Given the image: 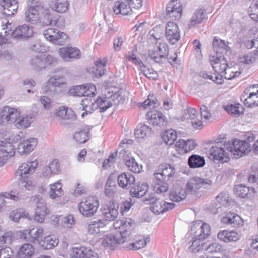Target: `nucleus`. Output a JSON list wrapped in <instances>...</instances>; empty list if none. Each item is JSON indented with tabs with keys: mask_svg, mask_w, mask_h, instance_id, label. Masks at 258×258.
Instances as JSON below:
<instances>
[{
	"mask_svg": "<svg viewBox=\"0 0 258 258\" xmlns=\"http://www.w3.org/2000/svg\"><path fill=\"white\" fill-rule=\"evenodd\" d=\"M132 8L128 4L127 5L124 2H116L114 7V13L116 15H127L131 12Z\"/></svg>",
	"mask_w": 258,
	"mask_h": 258,
	"instance_id": "nucleus-36",
	"label": "nucleus"
},
{
	"mask_svg": "<svg viewBox=\"0 0 258 258\" xmlns=\"http://www.w3.org/2000/svg\"><path fill=\"white\" fill-rule=\"evenodd\" d=\"M60 56L66 61H70L80 58V50L77 47L64 46L59 49Z\"/></svg>",
	"mask_w": 258,
	"mask_h": 258,
	"instance_id": "nucleus-17",
	"label": "nucleus"
},
{
	"mask_svg": "<svg viewBox=\"0 0 258 258\" xmlns=\"http://www.w3.org/2000/svg\"><path fill=\"white\" fill-rule=\"evenodd\" d=\"M56 115L61 119H72L74 118V115L71 110L69 111L64 106L59 107L56 112Z\"/></svg>",
	"mask_w": 258,
	"mask_h": 258,
	"instance_id": "nucleus-51",
	"label": "nucleus"
},
{
	"mask_svg": "<svg viewBox=\"0 0 258 258\" xmlns=\"http://www.w3.org/2000/svg\"><path fill=\"white\" fill-rule=\"evenodd\" d=\"M11 25L12 23L7 21V20L2 22L1 27L4 33L2 32L0 33V44L5 43L6 41L9 40V36L11 35V32L12 31Z\"/></svg>",
	"mask_w": 258,
	"mask_h": 258,
	"instance_id": "nucleus-39",
	"label": "nucleus"
},
{
	"mask_svg": "<svg viewBox=\"0 0 258 258\" xmlns=\"http://www.w3.org/2000/svg\"><path fill=\"white\" fill-rule=\"evenodd\" d=\"M168 189V184L166 182H162V180H159L158 182L155 184L154 190L158 194L165 192Z\"/></svg>",
	"mask_w": 258,
	"mask_h": 258,
	"instance_id": "nucleus-63",
	"label": "nucleus"
},
{
	"mask_svg": "<svg viewBox=\"0 0 258 258\" xmlns=\"http://www.w3.org/2000/svg\"><path fill=\"white\" fill-rule=\"evenodd\" d=\"M228 147V143L222 145L217 143L210 149V157L214 161H220L222 163L227 162L230 159L229 152H226L225 149Z\"/></svg>",
	"mask_w": 258,
	"mask_h": 258,
	"instance_id": "nucleus-5",
	"label": "nucleus"
},
{
	"mask_svg": "<svg viewBox=\"0 0 258 258\" xmlns=\"http://www.w3.org/2000/svg\"><path fill=\"white\" fill-rule=\"evenodd\" d=\"M212 184V181L209 179L201 178L199 177L192 178L186 184V192L192 194L196 193L201 187L208 188Z\"/></svg>",
	"mask_w": 258,
	"mask_h": 258,
	"instance_id": "nucleus-10",
	"label": "nucleus"
},
{
	"mask_svg": "<svg viewBox=\"0 0 258 258\" xmlns=\"http://www.w3.org/2000/svg\"><path fill=\"white\" fill-rule=\"evenodd\" d=\"M182 10V5L178 0H171L166 7V15L175 20L179 19L181 17Z\"/></svg>",
	"mask_w": 258,
	"mask_h": 258,
	"instance_id": "nucleus-18",
	"label": "nucleus"
},
{
	"mask_svg": "<svg viewBox=\"0 0 258 258\" xmlns=\"http://www.w3.org/2000/svg\"><path fill=\"white\" fill-rule=\"evenodd\" d=\"M38 165V162L36 160L32 162L22 163L15 172L16 178L25 183L23 185L26 189L30 190L31 187V182L29 177L34 173Z\"/></svg>",
	"mask_w": 258,
	"mask_h": 258,
	"instance_id": "nucleus-2",
	"label": "nucleus"
},
{
	"mask_svg": "<svg viewBox=\"0 0 258 258\" xmlns=\"http://www.w3.org/2000/svg\"><path fill=\"white\" fill-rule=\"evenodd\" d=\"M250 145L246 141L235 139L231 144H228L226 150L235 158H239L247 154L250 151Z\"/></svg>",
	"mask_w": 258,
	"mask_h": 258,
	"instance_id": "nucleus-4",
	"label": "nucleus"
},
{
	"mask_svg": "<svg viewBox=\"0 0 258 258\" xmlns=\"http://www.w3.org/2000/svg\"><path fill=\"white\" fill-rule=\"evenodd\" d=\"M165 35L170 43L172 45L176 44L180 39V30L178 25L173 22H168L166 27Z\"/></svg>",
	"mask_w": 258,
	"mask_h": 258,
	"instance_id": "nucleus-14",
	"label": "nucleus"
},
{
	"mask_svg": "<svg viewBox=\"0 0 258 258\" xmlns=\"http://www.w3.org/2000/svg\"><path fill=\"white\" fill-rule=\"evenodd\" d=\"M113 174H110L105 185L104 194L106 196L110 197L113 195Z\"/></svg>",
	"mask_w": 258,
	"mask_h": 258,
	"instance_id": "nucleus-61",
	"label": "nucleus"
},
{
	"mask_svg": "<svg viewBox=\"0 0 258 258\" xmlns=\"http://www.w3.org/2000/svg\"><path fill=\"white\" fill-rule=\"evenodd\" d=\"M43 10V7L40 5L31 6L26 10L25 20L32 24L37 23L39 20L40 13Z\"/></svg>",
	"mask_w": 258,
	"mask_h": 258,
	"instance_id": "nucleus-21",
	"label": "nucleus"
},
{
	"mask_svg": "<svg viewBox=\"0 0 258 258\" xmlns=\"http://www.w3.org/2000/svg\"><path fill=\"white\" fill-rule=\"evenodd\" d=\"M15 154V147L10 142L1 141L0 167L3 166L6 163L9 157L14 156Z\"/></svg>",
	"mask_w": 258,
	"mask_h": 258,
	"instance_id": "nucleus-12",
	"label": "nucleus"
},
{
	"mask_svg": "<svg viewBox=\"0 0 258 258\" xmlns=\"http://www.w3.org/2000/svg\"><path fill=\"white\" fill-rule=\"evenodd\" d=\"M34 253V247L30 243L21 246L18 253V258H31Z\"/></svg>",
	"mask_w": 258,
	"mask_h": 258,
	"instance_id": "nucleus-38",
	"label": "nucleus"
},
{
	"mask_svg": "<svg viewBox=\"0 0 258 258\" xmlns=\"http://www.w3.org/2000/svg\"><path fill=\"white\" fill-rule=\"evenodd\" d=\"M3 8L2 13L7 17L14 16L18 9V2L17 0H3L0 3Z\"/></svg>",
	"mask_w": 258,
	"mask_h": 258,
	"instance_id": "nucleus-20",
	"label": "nucleus"
},
{
	"mask_svg": "<svg viewBox=\"0 0 258 258\" xmlns=\"http://www.w3.org/2000/svg\"><path fill=\"white\" fill-rule=\"evenodd\" d=\"M44 236V230L43 229L38 228L35 230L34 228L30 230H25L23 233V237L25 239L32 242L37 241L39 243L40 238L42 239Z\"/></svg>",
	"mask_w": 258,
	"mask_h": 258,
	"instance_id": "nucleus-22",
	"label": "nucleus"
},
{
	"mask_svg": "<svg viewBox=\"0 0 258 258\" xmlns=\"http://www.w3.org/2000/svg\"><path fill=\"white\" fill-rule=\"evenodd\" d=\"M152 129L145 124H139L135 131V136L137 139H143L151 135Z\"/></svg>",
	"mask_w": 258,
	"mask_h": 258,
	"instance_id": "nucleus-41",
	"label": "nucleus"
},
{
	"mask_svg": "<svg viewBox=\"0 0 258 258\" xmlns=\"http://www.w3.org/2000/svg\"><path fill=\"white\" fill-rule=\"evenodd\" d=\"M99 202L95 197H88L80 202L78 208L84 217H91L95 215L99 206Z\"/></svg>",
	"mask_w": 258,
	"mask_h": 258,
	"instance_id": "nucleus-3",
	"label": "nucleus"
},
{
	"mask_svg": "<svg viewBox=\"0 0 258 258\" xmlns=\"http://www.w3.org/2000/svg\"><path fill=\"white\" fill-rule=\"evenodd\" d=\"M19 115L20 112L17 109L4 106L0 110V124L14 123Z\"/></svg>",
	"mask_w": 258,
	"mask_h": 258,
	"instance_id": "nucleus-9",
	"label": "nucleus"
},
{
	"mask_svg": "<svg viewBox=\"0 0 258 258\" xmlns=\"http://www.w3.org/2000/svg\"><path fill=\"white\" fill-rule=\"evenodd\" d=\"M90 128L86 125L82 130L76 132L74 135V139L79 143H84L89 139Z\"/></svg>",
	"mask_w": 258,
	"mask_h": 258,
	"instance_id": "nucleus-43",
	"label": "nucleus"
},
{
	"mask_svg": "<svg viewBox=\"0 0 258 258\" xmlns=\"http://www.w3.org/2000/svg\"><path fill=\"white\" fill-rule=\"evenodd\" d=\"M32 117L27 116H22L20 113L19 116L17 117L14 123L18 128H26L30 126L32 122Z\"/></svg>",
	"mask_w": 258,
	"mask_h": 258,
	"instance_id": "nucleus-47",
	"label": "nucleus"
},
{
	"mask_svg": "<svg viewBox=\"0 0 258 258\" xmlns=\"http://www.w3.org/2000/svg\"><path fill=\"white\" fill-rule=\"evenodd\" d=\"M186 194L185 189L180 184H175L170 191L169 198L172 201L179 202L185 199Z\"/></svg>",
	"mask_w": 258,
	"mask_h": 258,
	"instance_id": "nucleus-24",
	"label": "nucleus"
},
{
	"mask_svg": "<svg viewBox=\"0 0 258 258\" xmlns=\"http://www.w3.org/2000/svg\"><path fill=\"white\" fill-rule=\"evenodd\" d=\"M241 100H243L244 104L248 107L258 106V90L256 92H250L247 97L243 95L241 97Z\"/></svg>",
	"mask_w": 258,
	"mask_h": 258,
	"instance_id": "nucleus-40",
	"label": "nucleus"
},
{
	"mask_svg": "<svg viewBox=\"0 0 258 258\" xmlns=\"http://www.w3.org/2000/svg\"><path fill=\"white\" fill-rule=\"evenodd\" d=\"M223 224L233 225L234 227H239L243 225V220L238 215L230 213L223 217L221 220Z\"/></svg>",
	"mask_w": 258,
	"mask_h": 258,
	"instance_id": "nucleus-28",
	"label": "nucleus"
},
{
	"mask_svg": "<svg viewBox=\"0 0 258 258\" xmlns=\"http://www.w3.org/2000/svg\"><path fill=\"white\" fill-rule=\"evenodd\" d=\"M86 88L85 85L76 86L71 88L68 93L70 95L76 96H84Z\"/></svg>",
	"mask_w": 258,
	"mask_h": 258,
	"instance_id": "nucleus-60",
	"label": "nucleus"
},
{
	"mask_svg": "<svg viewBox=\"0 0 258 258\" xmlns=\"http://www.w3.org/2000/svg\"><path fill=\"white\" fill-rule=\"evenodd\" d=\"M43 62L44 63V69L57 63L58 59L56 57L50 54H43Z\"/></svg>",
	"mask_w": 258,
	"mask_h": 258,
	"instance_id": "nucleus-59",
	"label": "nucleus"
},
{
	"mask_svg": "<svg viewBox=\"0 0 258 258\" xmlns=\"http://www.w3.org/2000/svg\"><path fill=\"white\" fill-rule=\"evenodd\" d=\"M50 197L52 199L60 197L63 194L61 185L57 182L50 185Z\"/></svg>",
	"mask_w": 258,
	"mask_h": 258,
	"instance_id": "nucleus-54",
	"label": "nucleus"
},
{
	"mask_svg": "<svg viewBox=\"0 0 258 258\" xmlns=\"http://www.w3.org/2000/svg\"><path fill=\"white\" fill-rule=\"evenodd\" d=\"M37 143L38 141L36 138H30L18 145V151L22 154H29L37 146Z\"/></svg>",
	"mask_w": 258,
	"mask_h": 258,
	"instance_id": "nucleus-25",
	"label": "nucleus"
},
{
	"mask_svg": "<svg viewBox=\"0 0 258 258\" xmlns=\"http://www.w3.org/2000/svg\"><path fill=\"white\" fill-rule=\"evenodd\" d=\"M30 63L33 69L37 71L44 69L43 55H37L32 56L30 60Z\"/></svg>",
	"mask_w": 258,
	"mask_h": 258,
	"instance_id": "nucleus-44",
	"label": "nucleus"
},
{
	"mask_svg": "<svg viewBox=\"0 0 258 258\" xmlns=\"http://www.w3.org/2000/svg\"><path fill=\"white\" fill-rule=\"evenodd\" d=\"M196 145L197 144L191 140L185 141L184 140L180 139L175 143L177 150L180 153H186L194 150Z\"/></svg>",
	"mask_w": 258,
	"mask_h": 258,
	"instance_id": "nucleus-29",
	"label": "nucleus"
},
{
	"mask_svg": "<svg viewBox=\"0 0 258 258\" xmlns=\"http://www.w3.org/2000/svg\"><path fill=\"white\" fill-rule=\"evenodd\" d=\"M205 13L203 9H200L196 11L190 19L189 27L191 28L196 25L202 23L205 17Z\"/></svg>",
	"mask_w": 258,
	"mask_h": 258,
	"instance_id": "nucleus-48",
	"label": "nucleus"
},
{
	"mask_svg": "<svg viewBox=\"0 0 258 258\" xmlns=\"http://www.w3.org/2000/svg\"><path fill=\"white\" fill-rule=\"evenodd\" d=\"M177 137L176 132L173 130H169L164 132L162 138L164 142L169 145H172Z\"/></svg>",
	"mask_w": 258,
	"mask_h": 258,
	"instance_id": "nucleus-49",
	"label": "nucleus"
},
{
	"mask_svg": "<svg viewBox=\"0 0 258 258\" xmlns=\"http://www.w3.org/2000/svg\"><path fill=\"white\" fill-rule=\"evenodd\" d=\"M112 201H110L108 204L104 205L101 209L103 216L105 218V221L107 223L108 221H111L113 217V208L112 205Z\"/></svg>",
	"mask_w": 258,
	"mask_h": 258,
	"instance_id": "nucleus-52",
	"label": "nucleus"
},
{
	"mask_svg": "<svg viewBox=\"0 0 258 258\" xmlns=\"http://www.w3.org/2000/svg\"><path fill=\"white\" fill-rule=\"evenodd\" d=\"M241 73V69H240L239 64H235L232 67H227L224 77L228 80H231L238 76Z\"/></svg>",
	"mask_w": 258,
	"mask_h": 258,
	"instance_id": "nucleus-45",
	"label": "nucleus"
},
{
	"mask_svg": "<svg viewBox=\"0 0 258 258\" xmlns=\"http://www.w3.org/2000/svg\"><path fill=\"white\" fill-rule=\"evenodd\" d=\"M148 186L145 182L139 183L131 188L130 194L132 197L140 198L144 196L148 191Z\"/></svg>",
	"mask_w": 258,
	"mask_h": 258,
	"instance_id": "nucleus-33",
	"label": "nucleus"
},
{
	"mask_svg": "<svg viewBox=\"0 0 258 258\" xmlns=\"http://www.w3.org/2000/svg\"><path fill=\"white\" fill-rule=\"evenodd\" d=\"M213 46L215 50L220 53H222L223 51H227L229 48L225 41L215 37L213 39Z\"/></svg>",
	"mask_w": 258,
	"mask_h": 258,
	"instance_id": "nucleus-46",
	"label": "nucleus"
},
{
	"mask_svg": "<svg viewBox=\"0 0 258 258\" xmlns=\"http://www.w3.org/2000/svg\"><path fill=\"white\" fill-rule=\"evenodd\" d=\"M58 243V239L54 235H48L41 239L39 241V244L45 249H51L57 246Z\"/></svg>",
	"mask_w": 258,
	"mask_h": 258,
	"instance_id": "nucleus-34",
	"label": "nucleus"
},
{
	"mask_svg": "<svg viewBox=\"0 0 258 258\" xmlns=\"http://www.w3.org/2000/svg\"><path fill=\"white\" fill-rule=\"evenodd\" d=\"M218 238L225 242L236 241L239 239L238 235L235 231L222 230L218 233Z\"/></svg>",
	"mask_w": 258,
	"mask_h": 258,
	"instance_id": "nucleus-32",
	"label": "nucleus"
},
{
	"mask_svg": "<svg viewBox=\"0 0 258 258\" xmlns=\"http://www.w3.org/2000/svg\"><path fill=\"white\" fill-rule=\"evenodd\" d=\"M30 201L36 205L35 214L34 215V220L39 223L43 222L45 216L49 213L45 201L39 195L32 196Z\"/></svg>",
	"mask_w": 258,
	"mask_h": 258,
	"instance_id": "nucleus-6",
	"label": "nucleus"
},
{
	"mask_svg": "<svg viewBox=\"0 0 258 258\" xmlns=\"http://www.w3.org/2000/svg\"><path fill=\"white\" fill-rule=\"evenodd\" d=\"M106 225V221L104 220L92 221L88 226V231L89 233L92 234H98L103 231L101 229Z\"/></svg>",
	"mask_w": 258,
	"mask_h": 258,
	"instance_id": "nucleus-35",
	"label": "nucleus"
},
{
	"mask_svg": "<svg viewBox=\"0 0 258 258\" xmlns=\"http://www.w3.org/2000/svg\"><path fill=\"white\" fill-rule=\"evenodd\" d=\"M23 199L20 194L14 191H11L10 192H2L0 194V208H2L7 203V200H11L14 201H17Z\"/></svg>",
	"mask_w": 258,
	"mask_h": 258,
	"instance_id": "nucleus-31",
	"label": "nucleus"
},
{
	"mask_svg": "<svg viewBox=\"0 0 258 258\" xmlns=\"http://www.w3.org/2000/svg\"><path fill=\"white\" fill-rule=\"evenodd\" d=\"M135 223L131 219L115 222L114 218V242L121 244L132 240V227Z\"/></svg>",
	"mask_w": 258,
	"mask_h": 258,
	"instance_id": "nucleus-1",
	"label": "nucleus"
},
{
	"mask_svg": "<svg viewBox=\"0 0 258 258\" xmlns=\"http://www.w3.org/2000/svg\"><path fill=\"white\" fill-rule=\"evenodd\" d=\"M188 164L190 168H200L205 165V160L204 157L193 154L189 157Z\"/></svg>",
	"mask_w": 258,
	"mask_h": 258,
	"instance_id": "nucleus-42",
	"label": "nucleus"
},
{
	"mask_svg": "<svg viewBox=\"0 0 258 258\" xmlns=\"http://www.w3.org/2000/svg\"><path fill=\"white\" fill-rule=\"evenodd\" d=\"M135 177L128 172L122 173L118 176V185L123 188H129L135 183Z\"/></svg>",
	"mask_w": 258,
	"mask_h": 258,
	"instance_id": "nucleus-27",
	"label": "nucleus"
},
{
	"mask_svg": "<svg viewBox=\"0 0 258 258\" xmlns=\"http://www.w3.org/2000/svg\"><path fill=\"white\" fill-rule=\"evenodd\" d=\"M191 231L195 237L200 239H205L210 234L211 228L209 224L203 223H194L191 227Z\"/></svg>",
	"mask_w": 258,
	"mask_h": 258,
	"instance_id": "nucleus-19",
	"label": "nucleus"
},
{
	"mask_svg": "<svg viewBox=\"0 0 258 258\" xmlns=\"http://www.w3.org/2000/svg\"><path fill=\"white\" fill-rule=\"evenodd\" d=\"M235 194L242 198H250L253 196L255 189L253 187L246 186L243 184L236 185L234 187Z\"/></svg>",
	"mask_w": 258,
	"mask_h": 258,
	"instance_id": "nucleus-30",
	"label": "nucleus"
},
{
	"mask_svg": "<svg viewBox=\"0 0 258 258\" xmlns=\"http://www.w3.org/2000/svg\"><path fill=\"white\" fill-rule=\"evenodd\" d=\"M5 246H0V258H10L12 254L11 248L8 246V244H5Z\"/></svg>",
	"mask_w": 258,
	"mask_h": 258,
	"instance_id": "nucleus-64",
	"label": "nucleus"
},
{
	"mask_svg": "<svg viewBox=\"0 0 258 258\" xmlns=\"http://www.w3.org/2000/svg\"><path fill=\"white\" fill-rule=\"evenodd\" d=\"M144 75L150 79L155 80L158 77L157 73L152 68H148L144 64L142 68H140Z\"/></svg>",
	"mask_w": 258,
	"mask_h": 258,
	"instance_id": "nucleus-58",
	"label": "nucleus"
},
{
	"mask_svg": "<svg viewBox=\"0 0 258 258\" xmlns=\"http://www.w3.org/2000/svg\"><path fill=\"white\" fill-rule=\"evenodd\" d=\"M193 238L194 239L193 240L192 244L190 246V248L191 249L192 251L198 252L201 249H204L205 244L201 243V240L202 239H200L198 237H195V235H194Z\"/></svg>",
	"mask_w": 258,
	"mask_h": 258,
	"instance_id": "nucleus-62",
	"label": "nucleus"
},
{
	"mask_svg": "<svg viewBox=\"0 0 258 258\" xmlns=\"http://www.w3.org/2000/svg\"><path fill=\"white\" fill-rule=\"evenodd\" d=\"M150 201V210L155 214H159L164 213V206H165V201L160 200L159 198H153Z\"/></svg>",
	"mask_w": 258,
	"mask_h": 258,
	"instance_id": "nucleus-37",
	"label": "nucleus"
},
{
	"mask_svg": "<svg viewBox=\"0 0 258 258\" xmlns=\"http://www.w3.org/2000/svg\"><path fill=\"white\" fill-rule=\"evenodd\" d=\"M256 58L255 55L253 53H249L239 57V63L241 66L249 64L253 62Z\"/></svg>",
	"mask_w": 258,
	"mask_h": 258,
	"instance_id": "nucleus-56",
	"label": "nucleus"
},
{
	"mask_svg": "<svg viewBox=\"0 0 258 258\" xmlns=\"http://www.w3.org/2000/svg\"><path fill=\"white\" fill-rule=\"evenodd\" d=\"M107 61L106 60H98L95 61L94 66L89 67L87 69V72L92 74L94 77L99 78L102 77L105 73V67Z\"/></svg>",
	"mask_w": 258,
	"mask_h": 258,
	"instance_id": "nucleus-23",
	"label": "nucleus"
},
{
	"mask_svg": "<svg viewBox=\"0 0 258 258\" xmlns=\"http://www.w3.org/2000/svg\"><path fill=\"white\" fill-rule=\"evenodd\" d=\"M96 103L98 105L99 111L103 112L105 111L108 108L112 106V103L107 97L103 98L98 97L96 100Z\"/></svg>",
	"mask_w": 258,
	"mask_h": 258,
	"instance_id": "nucleus-53",
	"label": "nucleus"
},
{
	"mask_svg": "<svg viewBox=\"0 0 258 258\" xmlns=\"http://www.w3.org/2000/svg\"><path fill=\"white\" fill-rule=\"evenodd\" d=\"M157 51L159 53L160 59H163L164 61L168 59L169 49L167 43H160L159 45L158 46V50Z\"/></svg>",
	"mask_w": 258,
	"mask_h": 258,
	"instance_id": "nucleus-55",
	"label": "nucleus"
},
{
	"mask_svg": "<svg viewBox=\"0 0 258 258\" xmlns=\"http://www.w3.org/2000/svg\"><path fill=\"white\" fill-rule=\"evenodd\" d=\"M175 170L174 167L170 164L160 165L155 173V176L159 180L169 181L172 180Z\"/></svg>",
	"mask_w": 258,
	"mask_h": 258,
	"instance_id": "nucleus-13",
	"label": "nucleus"
},
{
	"mask_svg": "<svg viewBox=\"0 0 258 258\" xmlns=\"http://www.w3.org/2000/svg\"><path fill=\"white\" fill-rule=\"evenodd\" d=\"M43 35L47 40L59 45L65 43L68 39V35L65 33L54 28H49L45 30Z\"/></svg>",
	"mask_w": 258,
	"mask_h": 258,
	"instance_id": "nucleus-7",
	"label": "nucleus"
},
{
	"mask_svg": "<svg viewBox=\"0 0 258 258\" xmlns=\"http://www.w3.org/2000/svg\"><path fill=\"white\" fill-rule=\"evenodd\" d=\"M115 155L123 158L125 165L132 172L138 173L141 171L142 166L139 164L134 158L128 156H125L124 149H118L115 152Z\"/></svg>",
	"mask_w": 258,
	"mask_h": 258,
	"instance_id": "nucleus-11",
	"label": "nucleus"
},
{
	"mask_svg": "<svg viewBox=\"0 0 258 258\" xmlns=\"http://www.w3.org/2000/svg\"><path fill=\"white\" fill-rule=\"evenodd\" d=\"M69 4L67 0H55V10L59 13H64L68 9Z\"/></svg>",
	"mask_w": 258,
	"mask_h": 258,
	"instance_id": "nucleus-57",
	"label": "nucleus"
},
{
	"mask_svg": "<svg viewBox=\"0 0 258 258\" xmlns=\"http://www.w3.org/2000/svg\"><path fill=\"white\" fill-rule=\"evenodd\" d=\"M71 258H99L98 254L92 249L86 247L75 248Z\"/></svg>",
	"mask_w": 258,
	"mask_h": 258,
	"instance_id": "nucleus-26",
	"label": "nucleus"
},
{
	"mask_svg": "<svg viewBox=\"0 0 258 258\" xmlns=\"http://www.w3.org/2000/svg\"><path fill=\"white\" fill-rule=\"evenodd\" d=\"M146 117L149 123L154 126L162 127L166 126L168 123V119L165 116L156 110L148 112L146 114Z\"/></svg>",
	"mask_w": 258,
	"mask_h": 258,
	"instance_id": "nucleus-15",
	"label": "nucleus"
},
{
	"mask_svg": "<svg viewBox=\"0 0 258 258\" xmlns=\"http://www.w3.org/2000/svg\"><path fill=\"white\" fill-rule=\"evenodd\" d=\"M33 27L27 25H20L11 32V36L14 39L25 40L32 36L33 34Z\"/></svg>",
	"mask_w": 258,
	"mask_h": 258,
	"instance_id": "nucleus-16",
	"label": "nucleus"
},
{
	"mask_svg": "<svg viewBox=\"0 0 258 258\" xmlns=\"http://www.w3.org/2000/svg\"><path fill=\"white\" fill-rule=\"evenodd\" d=\"M124 80L119 79L114 86V106L123 104L126 100V88Z\"/></svg>",
	"mask_w": 258,
	"mask_h": 258,
	"instance_id": "nucleus-8",
	"label": "nucleus"
},
{
	"mask_svg": "<svg viewBox=\"0 0 258 258\" xmlns=\"http://www.w3.org/2000/svg\"><path fill=\"white\" fill-rule=\"evenodd\" d=\"M224 109L229 114L234 117L239 116L242 110V106L239 104L228 105Z\"/></svg>",
	"mask_w": 258,
	"mask_h": 258,
	"instance_id": "nucleus-50",
	"label": "nucleus"
}]
</instances>
